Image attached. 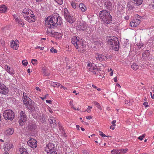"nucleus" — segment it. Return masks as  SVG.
<instances>
[{
    "label": "nucleus",
    "instance_id": "nucleus-18",
    "mask_svg": "<svg viewBox=\"0 0 154 154\" xmlns=\"http://www.w3.org/2000/svg\"><path fill=\"white\" fill-rule=\"evenodd\" d=\"M14 132V130L13 129L9 128L5 131V134L7 136L11 135Z\"/></svg>",
    "mask_w": 154,
    "mask_h": 154
},
{
    "label": "nucleus",
    "instance_id": "nucleus-46",
    "mask_svg": "<svg viewBox=\"0 0 154 154\" xmlns=\"http://www.w3.org/2000/svg\"><path fill=\"white\" fill-rule=\"evenodd\" d=\"M64 14V17H65V18L66 19V18H67V17L68 16H69L70 15L69 12H68L67 13H65V14Z\"/></svg>",
    "mask_w": 154,
    "mask_h": 154
},
{
    "label": "nucleus",
    "instance_id": "nucleus-63",
    "mask_svg": "<svg viewBox=\"0 0 154 154\" xmlns=\"http://www.w3.org/2000/svg\"><path fill=\"white\" fill-rule=\"evenodd\" d=\"M150 94H151V97L152 98H153L154 99V94H153V95H152V93L151 92H150Z\"/></svg>",
    "mask_w": 154,
    "mask_h": 154
},
{
    "label": "nucleus",
    "instance_id": "nucleus-8",
    "mask_svg": "<svg viewBox=\"0 0 154 154\" xmlns=\"http://www.w3.org/2000/svg\"><path fill=\"white\" fill-rule=\"evenodd\" d=\"M8 92V89L4 84L3 80L0 78V93L5 95Z\"/></svg>",
    "mask_w": 154,
    "mask_h": 154
},
{
    "label": "nucleus",
    "instance_id": "nucleus-4",
    "mask_svg": "<svg viewBox=\"0 0 154 154\" xmlns=\"http://www.w3.org/2000/svg\"><path fill=\"white\" fill-rule=\"evenodd\" d=\"M117 39L116 37L114 36L108 37L106 38L108 44L115 51L118 50L119 48V42Z\"/></svg>",
    "mask_w": 154,
    "mask_h": 154
},
{
    "label": "nucleus",
    "instance_id": "nucleus-29",
    "mask_svg": "<svg viewBox=\"0 0 154 154\" xmlns=\"http://www.w3.org/2000/svg\"><path fill=\"white\" fill-rule=\"evenodd\" d=\"M131 68L134 70H136L139 68V66L138 65H137L136 63H133L131 66Z\"/></svg>",
    "mask_w": 154,
    "mask_h": 154
},
{
    "label": "nucleus",
    "instance_id": "nucleus-23",
    "mask_svg": "<svg viewBox=\"0 0 154 154\" xmlns=\"http://www.w3.org/2000/svg\"><path fill=\"white\" fill-rule=\"evenodd\" d=\"M87 28V26L84 23H82L79 26L78 29L79 30H81L83 31H84L86 30Z\"/></svg>",
    "mask_w": 154,
    "mask_h": 154
},
{
    "label": "nucleus",
    "instance_id": "nucleus-27",
    "mask_svg": "<svg viewBox=\"0 0 154 154\" xmlns=\"http://www.w3.org/2000/svg\"><path fill=\"white\" fill-rule=\"evenodd\" d=\"M108 56L107 55H101V58L100 59V62L106 61L107 59Z\"/></svg>",
    "mask_w": 154,
    "mask_h": 154
},
{
    "label": "nucleus",
    "instance_id": "nucleus-11",
    "mask_svg": "<svg viewBox=\"0 0 154 154\" xmlns=\"http://www.w3.org/2000/svg\"><path fill=\"white\" fill-rule=\"evenodd\" d=\"M10 44L11 48L15 50L18 49L19 44V42L18 40H11L10 41Z\"/></svg>",
    "mask_w": 154,
    "mask_h": 154
},
{
    "label": "nucleus",
    "instance_id": "nucleus-41",
    "mask_svg": "<svg viewBox=\"0 0 154 154\" xmlns=\"http://www.w3.org/2000/svg\"><path fill=\"white\" fill-rule=\"evenodd\" d=\"M92 108V106H88V108H87V109L86 110V111L88 113L90 112H91V109Z\"/></svg>",
    "mask_w": 154,
    "mask_h": 154
},
{
    "label": "nucleus",
    "instance_id": "nucleus-39",
    "mask_svg": "<svg viewBox=\"0 0 154 154\" xmlns=\"http://www.w3.org/2000/svg\"><path fill=\"white\" fill-rule=\"evenodd\" d=\"M71 4L72 7L73 8L75 9L76 8V3H75V2H71Z\"/></svg>",
    "mask_w": 154,
    "mask_h": 154
},
{
    "label": "nucleus",
    "instance_id": "nucleus-58",
    "mask_svg": "<svg viewBox=\"0 0 154 154\" xmlns=\"http://www.w3.org/2000/svg\"><path fill=\"white\" fill-rule=\"evenodd\" d=\"M46 103H49L50 104H51V102H52L51 100H46Z\"/></svg>",
    "mask_w": 154,
    "mask_h": 154
},
{
    "label": "nucleus",
    "instance_id": "nucleus-61",
    "mask_svg": "<svg viewBox=\"0 0 154 154\" xmlns=\"http://www.w3.org/2000/svg\"><path fill=\"white\" fill-rule=\"evenodd\" d=\"M35 89L37 91L38 90L39 91H41V89H39V87H36L35 88Z\"/></svg>",
    "mask_w": 154,
    "mask_h": 154
},
{
    "label": "nucleus",
    "instance_id": "nucleus-3",
    "mask_svg": "<svg viewBox=\"0 0 154 154\" xmlns=\"http://www.w3.org/2000/svg\"><path fill=\"white\" fill-rule=\"evenodd\" d=\"M99 14L100 18L102 19L104 24H108L111 23L112 20V17L108 11L106 10L100 11Z\"/></svg>",
    "mask_w": 154,
    "mask_h": 154
},
{
    "label": "nucleus",
    "instance_id": "nucleus-49",
    "mask_svg": "<svg viewBox=\"0 0 154 154\" xmlns=\"http://www.w3.org/2000/svg\"><path fill=\"white\" fill-rule=\"evenodd\" d=\"M116 120H114L112 122V125H113V126L115 127L116 126Z\"/></svg>",
    "mask_w": 154,
    "mask_h": 154
},
{
    "label": "nucleus",
    "instance_id": "nucleus-22",
    "mask_svg": "<svg viewBox=\"0 0 154 154\" xmlns=\"http://www.w3.org/2000/svg\"><path fill=\"white\" fill-rule=\"evenodd\" d=\"M19 152L20 154H29L26 149L23 147L19 148Z\"/></svg>",
    "mask_w": 154,
    "mask_h": 154
},
{
    "label": "nucleus",
    "instance_id": "nucleus-14",
    "mask_svg": "<svg viewBox=\"0 0 154 154\" xmlns=\"http://www.w3.org/2000/svg\"><path fill=\"white\" fill-rule=\"evenodd\" d=\"M12 146L13 145L11 143L9 142H6L5 143L4 146V150L6 151H7L9 150Z\"/></svg>",
    "mask_w": 154,
    "mask_h": 154
},
{
    "label": "nucleus",
    "instance_id": "nucleus-19",
    "mask_svg": "<svg viewBox=\"0 0 154 154\" xmlns=\"http://www.w3.org/2000/svg\"><path fill=\"white\" fill-rule=\"evenodd\" d=\"M32 11L30 10L26 9H24L22 11L23 16L24 17V15H25L26 16H27L29 14H30L31 13H32Z\"/></svg>",
    "mask_w": 154,
    "mask_h": 154
},
{
    "label": "nucleus",
    "instance_id": "nucleus-40",
    "mask_svg": "<svg viewBox=\"0 0 154 154\" xmlns=\"http://www.w3.org/2000/svg\"><path fill=\"white\" fill-rule=\"evenodd\" d=\"M22 63L25 66H26L28 64L27 60H23L22 62Z\"/></svg>",
    "mask_w": 154,
    "mask_h": 154
},
{
    "label": "nucleus",
    "instance_id": "nucleus-35",
    "mask_svg": "<svg viewBox=\"0 0 154 154\" xmlns=\"http://www.w3.org/2000/svg\"><path fill=\"white\" fill-rule=\"evenodd\" d=\"M32 63L34 65H36L37 64L38 61L37 60L32 59Z\"/></svg>",
    "mask_w": 154,
    "mask_h": 154
},
{
    "label": "nucleus",
    "instance_id": "nucleus-52",
    "mask_svg": "<svg viewBox=\"0 0 154 154\" xmlns=\"http://www.w3.org/2000/svg\"><path fill=\"white\" fill-rule=\"evenodd\" d=\"M124 19L125 20H128L129 19V17L127 15L124 17Z\"/></svg>",
    "mask_w": 154,
    "mask_h": 154
},
{
    "label": "nucleus",
    "instance_id": "nucleus-53",
    "mask_svg": "<svg viewBox=\"0 0 154 154\" xmlns=\"http://www.w3.org/2000/svg\"><path fill=\"white\" fill-rule=\"evenodd\" d=\"M86 118L87 119H92V117L91 116H86Z\"/></svg>",
    "mask_w": 154,
    "mask_h": 154
},
{
    "label": "nucleus",
    "instance_id": "nucleus-25",
    "mask_svg": "<svg viewBox=\"0 0 154 154\" xmlns=\"http://www.w3.org/2000/svg\"><path fill=\"white\" fill-rule=\"evenodd\" d=\"M133 103V100H125V103L127 105L131 106V105Z\"/></svg>",
    "mask_w": 154,
    "mask_h": 154
},
{
    "label": "nucleus",
    "instance_id": "nucleus-24",
    "mask_svg": "<svg viewBox=\"0 0 154 154\" xmlns=\"http://www.w3.org/2000/svg\"><path fill=\"white\" fill-rule=\"evenodd\" d=\"M79 7L82 12H85L86 10V8L83 3H80L79 5Z\"/></svg>",
    "mask_w": 154,
    "mask_h": 154
},
{
    "label": "nucleus",
    "instance_id": "nucleus-55",
    "mask_svg": "<svg viewBox=\"0 0 154 154\" xmlns=\"http://www.w3.org/2000/svg\"><path fill=\"white\" fill-rule=\"evenodd\" d=\"M68 12L67 9L66 8H65L64 9V14H65L66 13H68Z\"/></svg>",
    "mask_w": 154,
    "mask_h": 154
},
{
    "label": "nucleus",
    "instance_id": "nucleus-10",
    "mask_svg": "<svg viewBox=\"0 0 154 154\" xmlns=\"http://www.w3.org/2000/svg\"><path fill=\"white\" fill-rule=\"evenodd\" d=\"M25 15H24V18L29 23L34 22L35 21L36 17L32 12V13H31L27 16H26Z\"/></svg>",
    "mask_w": 154,
    "mask_h": 154
},
{
    "label": "nucleus",
    "instance_id": "nucleus-33",
    "mask_svg": "<svg viewBox=\"0 0 154 154\" xmlns=\"http://www.w3.org/2000/svg\"><path fill=\"white\" fill-rule=\"evenodd\" d=\"M95 57L97 60H98L99 61H100L101 55L99 54H97L95 55Z\"/></svg>",
    "mask_w": 154,
    "mask_h": 154
},
{
    "label": "nucleus",
    "instance_id": "nucleus-7",
    "mask_svg": "<svg viewBox=\"0 0 154 154\" xmlns=\"http://www.w3.org/2000/svg\"><path fill=\"white\" fill-rule=\"evenodd\" d=\"M27 120V117L25 113L21 111L20 112L18 122L20 126L24 125Z\"/></svg>",
    "mask_w": 154,
    "mask_h": 154
},
{
    "label": "nucleus",
    "instance_id": "nucleus-2",
    "mask_svg": "<svg viewBox=\"0 0 154 154\" xmlns=\"http://www.w3.org/2000/svg\"><path fill=\"white\" fill-rule=\"evenodd\" d=\"M71 42L79 51L83 53L85 50L86 46L83 44V41L79 37H73Z\"/></svg>",
    "mask_w": 154,
    "mask_h": 154
},
{
    "label": "nucleus",
    "instance_id": "nucleus-1",
    "mask_svg": "<svg viewBox=\"0 0 154 154\" xmlns=\"http://www.w3.org/2000/svg\"><path fill=\"white\" fill-rule=\"evenodd\" d=\"M62 23L61 17L56 13H54L51 17H48L45 21V24L47 29L48 34L55 35V32L52 30Z\"/></svg>",
    "mask_w": 154,
    "mask_h": 154
},
{
    "label": "nucleus",
    "instance_id": "nucleus-20",
    "mask_svg": "<svg viewBox=\"0 0 154 154\" xmlns=\"http://www.w3.org/2000/svg\"><path fill=\"white\" fill-rule=\"evenodd\" d=\"M7 7L4 5H0V13H4L6 12Z\"/></svg>",
    "mask_w": 154,
    "mask_h": 154
},
{
    "label": "nucleus",
    "instance_id": "nucleus-32",
    "mask_svg": "<svg viewBox=\"0 0 154 154\" xmlns=\"http://www.w3.org/2000/svg\"><path fill=\"white\" fill-rule=\"evenodd\" d=\"M138 5H141L143 2V0H133Z\"/></svg>",
    "mask_w": 154,
    "mask_h": 154
},
{
    "label": "nucleus",
    "instance_id": "nucleus-15",
    "mask_svg": "<svg viewBox=\"0 0 154 154\" xmlns=\"http://www.w3.org/2000/svg\"><path fill=\"white\" fill-rule=\"evenodd\" d=\"M140 23V20L139 19H134L130 23V25L132 27H135L138 25Z\"/></svg>",
    "mask_w": 154,
    "mask_h": 154
},
{
    "label": "nucleus",
    "instance_id": "nucleus-5",
    "mask_svg": "<svg viewBox=\"0 0 154 154\" xmlns=\"http://www.w3.org/2000/svg\"><path fill=\"white\" fill-rule=\"evenodd\" d=\"M87 67L89 70L95 75H97L99 72V70L97 66L94 63L88 62Z\"/></svg>",
    "mask_w": 154,
    "mask_h": 154
},
{
    "label": "nucleus",
    "instance_id": "nucleus-36",
    "mask_svg": "<svg viewBox=\"0 0 154 154\" xmlns=\"http://www.w3.org/2000/svg\"><path fill=\"white\" fill-rule=\"evenodd\" d=\"M112 154H119V149H113L111 151Z\"/></svg>",
    "mask_w": 154,
    "mask_h": 154
},
{
    "label": "nucleus",
    "instance_id": "nucleus-47",
    "mask_svg": "<svg viewBox=\"0 0 154 154\" xmlns=\"http://www.w3.org/2000/svg\"><path fill=\"white\" fill-rule=\"evenodd\" d=\"M145 137V136L144 135H142L140 136L139 137H138V139L140 140H143V138Z\"/></svg>",
    "mask_w": 154,
    "mask_h": 154
},
{
    "label": "nucleus",
    "instance_id": "nucleus-42",
    "mask_svg": "<svg viewBox=\"0 0 154 154\" xmlns=\"http://www.w3.org/2000/svg\"><path fill=\"white\" fill-rule=\"evenodd\" d=\"M50 52L51 53H57V50L55 49H54V48L53 47H52L51 49L50 50Z\"/></svg>",
    "mask_w": 154,
    "mask_h": 154
},
{
    "label": "nucleus",
    "instance_id": "nucleus-28",
    "mask_svg": "<svg viewBox=\"0 0 154 154\" xmlns=\"http://www.w3.org/2000/svg\"><path fill=\"white\" fill-rule=\"evenodd\" d=\"M128 149H119V154H124L127 151Z\"/></svg>",
    "mask_w": 154,
    "mask_h": 154
},
{
    "label": "nucleus",
    "instance_id": "nucleus-34",
    "mask_svg": "<svg viewBox=\"0 0 154 154\" xmlns=\"http://www.w3.org/2000/svg\"><path fill=\"white\" fill-rule=\"evenodd\" d=\"M49 122L51 124H53L54 126L55 125V120H54V119L53 118H51L49 119Z\"/></svg>",
    "mask_w": 154,
    "mask_h": 154
},
{
    "label": "nucleus",
    "instance_id": "nucleus-45",
    "mask_svg": "<svg viewBox=\"0 0 154 154\" xmlns=\"http://www.w3.org/2000/svg\"><path fill=\"white\" fill-rule=\"evenodd\" d=\"M143 44L142 43H139L137 44V46L139 49L143 47Z\"/></svg>",
    "mask_w": 154,
    "mask_h": 154
},
{
    "label": "nucleus",
    "instance_id": "nucleus-56",
    "mask_svg": "<svg viewBox=\"0 0 154 154\" xmlns=\"http://www.w3.org/2000/svg\"><path fill=\"white\" fill-rule=\"evenodd\" d=\"M48 94H47L46 95H45V96L44 97H41V98L42 100H44L46 98V96H48Z\"/></svg>",
    "mask_w": 154,
    "mask_h": 154
},
{
    "label": "nucleus",
    "instance_id": "nucleus-16",
    "mask_svg": "<svg viewBox=\"0 0 154 154\" xmlns=\"http://www.w3.org/2000/svg\"><path fill=\"white\" fill-rule=\"evenodd\" d=\"M34 102L32 101V100H30V101L29 102V103H28V105L26 106L29 109L33 110L34 108Z\"/></svg>",
    "mask_w": 154,
    "mask_h": 154
},
{
    "label": "nucleus",
    "instance_id": "nucleus-12",
    "mask_svg": "<svg viewBox=\"0 0 154 154\" xmlns=\"http://www.w3.org/2000/svg\"><path fill=\"white\" fill-rule=\"evenodd\" d=\"M36 140L34 139H31L27 142V143L32 148H35L37 146Z\"/></svg>",
    "mask_w": 154,
    "mask_h": 154
},
{
    "label": "nucleus",
    "instance_id": "nucleus-30",
    "mask_svg": "<svg viewBox=\"0 0 154 154\" xmlns=\"http://www.w3.org/2000/svg\"><path fill=\"white\" fill-rule=\"evenodd\" d=\"M16 22L18 23L19 25L20 26H23L24 25V23L20 18Z\"/></svg>",
    "mask_w": 154,
    "mask_h": 154
},
{
    "label": "nucleus",
    "instance_id": "nucleus-59",
    "mask_svg": "<svg viewBox=\"0 0 154 154\" xmlns=\"http://www.w3.org/2000/svg\"><path fill=\"white\" fill-rule=\"evenodd\" d=\"M50 154H57L56 151L50 152Z\"/></svg>",
    "mask_w": 154,
    "mask_h": 154
},
{
    "label": "nucleus",
    "instance_id": "nucleus-60",
    "mask_svg": "<svg viewBox=\"0 0 154 154\" xmlns=\"http://www.w3.org/2000/svg\"><path fill=\"white\" fill-rule=\"evenodd\" d=\"M114 80L115 82H116L117 81V76L114 78Z\"/></svg>",
    "mask_w": 154,
    "mask_h": 154
},
{
    "label": "nucleus",
    "instance_id": "nucleus-26",
    "mask_svg": "<svg viewBox=\"0 0 154 154\" xmlns=\"http://www.w3.org/2000/svg\"><path fill=\"white\" fill-rule=\"evenodd\" d=\"M93 103L98 109H99L100 110H102L101 106L98 102L96 101H94L93 102Z\"/></svg>",
    "mask_w": 154,
    "mask_h": 154
},
{
    "label": "nucleus",
    "instance_id": "nucleus-48",
    "mask_svg": "<svg viewBox=\"0 0 154 154\" xmlns=\"http://www.w3.org/2000/svg\"><path fill=\"white\" fill-rule=\"evenodd\" d=\"M59 4L61 5L63 2V1L62 0H55Z\"/></svg>",
    "mask_w": 154,
    "mask_h": 154
},
{
    "label": "nucleus",
    "instance_id": "nucleus-44",
    "mask_svg": "<svg viewBox=\"0 0 154 154\" xmlns=\"http://www.w3.org/2000/svg\"><path fill=\"white\" fill-rule=\"evenodd\" d=\"M53 85L54 87H56V86H57L58 87H59V86H60V85H61L59 83H58V82H55V83H53Z\"/></svg>",
    "mask_w": 154,
    "mask_h": 154
},
{
    "label": "nucleus",
    "instance_id": "nucleus-21",
    "mask_svg": "<svg viewBox=\"0 0 154 154\" xmlns=\"http://www.w3.org/2000/svg\"><path fill=\"white\" fill-rule=\"evenodd\" d=\"M66 20L70 23H72L75 21V17L70 15L67 17Z\"/></svg>",
    "mask_w": 154,
    "mask_h": 154
},
{
    "label": "nucleus",
    "instance_id": "nucleus-38",
    "mask_svg": "<svg viewBox=\"0 0 154 154\" xmlns=\"http://www.w3.org/2000/svg\"><path fill=\"white\" fill-rule=\"evenodd\" d=\"M105 5L108 7H110L112 5L111 3L110 2H106L105 3Z\"/></svg>",
    "mask_w": 154,
    "mask_h": 154
},
{
    "label": "nucleus",
    "instance_id": "nucleus-13",
    "mask_svg": "<svg viewBox=\"0 0 154 154\" xmlns=\"http://www.w3.org/2000/svg\"><path fill=\"white\" fill-rule=\"evenodd\" d=\"M23 97L22 98V100H23V103L26 106H28V103H29V102L30 101L31 99L27 96V94L24 92L23 93Z\"/></svg>",
    "mask_w": 154,
    "mask_h": 154
},
{
    "label": "nucleus",
    "instance_id": "nucleus-57",
    "mask_svg": "<svg viewBox=\"0 0 154 154\" xmlns=\"http://www.w3.org/2000/svg\"><path fill=\"white\" fill-rule=\"evenodd\" d=\"M115 128V127L113 126V125H111L110 126V128L111 129H112V130H114Z\"/></svg>",
    "mask_w": 154,
    "mask_h": 154
},
{
    "label": "nucleus",
    "instance_id": "nucleus-64",
    "mask_svg": "<svg viewBox=\"0 0 154 154\" xmlns=\"http://www.w3.org/2000/svg\"><path fill=\"white\" fill-rule=\"evenodd\" d=\"M92 86L95 89H96L97 88V86L93 85H92Z\"/></svg>",
    "mask_w": 154,
    "mask_h": 154
},
{
    "label": "nucleus",
    "instance_id": "nucleus-62",
    "mask_svg": "<svg viewBox=\"0 0 154 154\" xmlns=\"http://www.w3.org/2000/svg\"><path fill=\"white\" fill-rule=\"evenodd\" d=\"M76 128L77 130H79L80 126L79 125H76Z\"/></svg>",
    "mask_w": 154,
    "mask_h": 154
},
{
    "label": "nucleus",
    "instance_id": "nucleus-37",
    "mask_svg": "<svg viewBox=\"0 0 154 154\" xmlns=\"http://www.w3.org/2000/svg\"><path fill=\"white\" fill-rule=\"evenodd\" d=\"M14 18L15 19V21L16 22L17 21H18V20L20 19L19 17L16 15L14 14L13 15Z\"/></svg>",
    "mask_w": 154,
    "mask_h": 154
},
{
    "label": "nucleus",
    "instance_id": "nucleus-51",
    "mask_svg": "<svg viewBox=\"0 0 154 154\" xmlns=\"http://www.w3.org/2000/svg\"><path fill=\"white\" fill-rule=\"evenodd\" d=\"M0 42H1V44H2V46H3L5 45V42L2 39L0 40Z\"/></svg>",
    "mask_w": 154,
    "mask_h": 154
},
{
    "label": "nucleus",
    "instance_id": "nucleus-6",
    "mask_svg": "<svg viewBox=\"0 0 154 154\" xmlns=\"http://www.w3.org/2000/svg\"><path fill=\"white\" fill-rule=\"evenodd\" d=\"M4 118L6 120H12L14 117V112L11 110H6L3 113Z\"/></svg>",
    "mask_w": 154,
    "mask_h": 154
},
{
    "label": "nucleus",
    "instance_id": "nucleus-17",
    "mask_svg": "<svg viewBox=\"0 0 154 154\" xmlns=\"http://www.w3.org/2000/svg\"><path fill=\"white\" fill-rule=\"evenodd\" d=\"M6 71L11 75H13L14 74V70L12 68H11L7 65H5V66Z\"/></svg>",
    "mask_w": 154,
    "mask_h": 154
},
{
    "label": "nucleus",
    "instance_id": "nucleus-54",
    "mask_svg": "<svg viewBox=\"0 0 154 154\" xmlns=\"http://www.w3.org/2000/svg\"><path fill=\"white\" fill-rule=\"evenodd\" d=\"M73 101L72 100H70L69 101V104L71 105L72 106H73V103H72Z\"/></svg>",
    "mask_w": 154,
    "mask_h": 154
},
{
    "label": "nucleus",
    "instance_id": "nucleus-9",
    "mask_svg": "<svg viewBox=\"0 0 154 154\" xmlns=\"http://www.w3.org/2000/svg\"><path fill=\"white\" fill-rule=\"evenodd\" d=\"M45 149V151L48 153L56 151L55 144L51 143H49L46 145Z\"/></svg>",
    "mask_w": 154,
    "mask_h": 154
},
{
    "label": "nucleus",
    "instance_id": "nucleus-50",
    "mask_svg": "<svg viewBox=\"0 0 154 154\" xmlns=\"http://www.w3.org/2000/svg\"><path fill=\"white\" fill-rule=\"evenodd\" d=\"M143 105H144L146 107H148L149 106V105H148V103L147 102H145L143 103Z\"/></svg>",
    "mask_w": 154,
    "mask_h": 154
},
{
    "label": "nucleus",
    "instance_id": "nucleus-43",
    "mask_svg": "<svg viewBox=\"0 0 154 154\" xmlns=\"http://www.w3.org/2000/svg\"><path fill=\"white\" fill-rule=\"evenodd\" d=\"M99 134L102 137H108V136H106L105 134H104L103 132L101 131H99Z\"/></svg>",
    "mask_w": 154,
    "mask_h": 154
},
{
    "label": "nucleus",
    "instance_id": "nucleus-31",
    "mask_svg": "<svg viewBox=\"0 0 154 154\" xmlns=\"http://www.w3.org/2000/svg\"><path fill=\"white\" fill-rule=\"evenodd\" d=\"M150 54V53L149 52V51L147 50L145 51L143 53V57H147Z\"/></svg>",
    "mask_w": 154,
    "mask_h": 154
}]
</instances>
